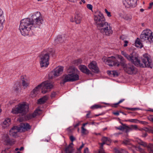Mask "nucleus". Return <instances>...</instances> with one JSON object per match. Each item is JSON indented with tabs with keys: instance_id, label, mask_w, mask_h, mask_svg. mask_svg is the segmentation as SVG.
Returning <instances> with one entry per match:
<instances>
[{
	"instance_id": "26",
	"label": "nucleus",
	"mask_w": 153,
	"mask_h": 153,
	"mask_svg": "<svg viewBox=\"0 0 153 153\" xmlns=\"http://www.w3.org/2000/svg\"><path fill=\"white\" fill-rule=\"evenodd\" d=\"M48 99V97L46 96H45L38 100V103L39 104H43L46 102Z\"/></svg>"
},
{
	"instance_id": "1",
	"label": "nucleus",
	"mask_w": 153,
	"mask_h": 153,
	"mask_svg": "<svg viewBox=\"0 0 153 153\" xmlns=\"http://www.w3.org/2000/svg\"><path fill=\"white\" fill-rule=\"evenodd\" d=\"M32 19L26 18L20 21L19 30L23 36L27 35L31 30L39 27L42 24L43 20L40 12H37L32 16Z\"/></svg>"
},
{
	"instance_id": "12",
	"label": "nucleus",
	"mask_w": 153,
	"mask_h": 153,
	"mask_svg": "<svg viewBox=\"0 0 153 153\" xmlns=\"http://www.w3.org/2000/svg\"><path fill=\"white\" fill-rule=\"evenodd\" d=\"M138 0H123V4L126 8L134 7L137 5Z\"/></svg>"
},
{
	"instance_id": "16",
	"label": "nucleus",
	"mask_w": 153,
	"mask_h": 153,
	"mask_svg": "<svg viewBox=\"0 0 153 153\" xmlns=\"http://www.w3.org/2000/svg\"><path fill=\"white\" fill-rule=\"evenodd\" d=\"M41 113V110L40 109H37L32 114H29L27 115L26 116V118L28 120L31 119L35 117L37 115L40 114Z\"/></svg>"
},
{
	"instance_id": "5",
	"label": "nucleus",
	"mask_w": 153,
	"mask_h": 153,
	"mask_svg": "<svg viewBox=\"0 0 153 153\" xmlns=\"http://www.w3.org/2000/svg\"><path fill=\"white\" fill-rule=\"evenodd\" d=\"M31 126L27 123H22L20 124L19 127L17 126L13 127L10 131V136L14 137L17 136V133L21 131H27L31 128Z\"/></svg>"
},
{
	"instance_id": "52",
	"label": "nucleus",
	"mask_w": 153,
	"mask_h": 153,
	"mask_svg": "<svg viewBox=\"0 0 153 153\" xmlns=\"http://www.w3.org/2000/svg\"><path fill=\"white\" fill-rule=\"evenodd\" d=\"M148 119L149 120L153 122V116H150L148 117Z\"/></svg>"
},
{
	"instance_id": "39",
	"label": "nucleus",
	"mask_w": 153,
	"mask_h": 153,
	"mask_svg": "<svg viewBox=\"0 0 153 153\" xmlns=\"http://www.w3.org/2000/svg\"><path fill=\"white\" fill-rule=\"evenodd\" d=\"M97 153H106L104 151L103 147H102L101 146H100V149H99L98 152Z\"/></svg>"
},
{
	"instance_id": "9",
	"label": "nucleus",
	"mask_w": 153,
	"mask_h": 153,
	"mask_svg": "<svg viewBox=\"0 0 153 153\" xmlns=\"http://www.w3.org/2000/svg\"><path fill=\"white\" fill-rule=\"evenodd\" d=\"M40 63L41 67H46L49 65V55L48 53L42 54L40 56Z\"/></svg>"
},
{
	"instance_id": "23",
	"label": "nucleus",
	"mask_w": 153,
	"mask_h": 153,
	"mask_svg": "<svg viewBox=\"0 0 153 153\" xmlns=\"http://www.w3.org/2000/svg\"><path fill=\"white\" fill-rule=\"evenodd\" d=\"M82 16L80 13H78L76 14L75 16V22L76 24H79L80 23L82 19Z\"/></svg>"
},
{
	"instance_id": "17",
	"label": "nucleus",
	"mask_w": 153,
	"mask_h": 153,
	"mask_svg": "<svg viewBox=\"0 0 153 153\" xmlns=\"http://www.w3.org/2000/svg\"><path fill=\"white\" fill-rule=\"evenodd\" d=\"M41 88V85H39L36 87L31 92L30 96L32 97H34L39 93Z\"/></svg>"
},
{
	"instance_id": "59",
	"label": "nucleus",
	"mask_w": 153,
	"mask_h": 153,
	"mask_svg": "<svg viewBox=\"0 0 153 153\" xmlns=\"http://www.w3.org/2000/svg\"><path fill=\"white\" fill-rule=\"evenodd\" d=\"M90 113H91V112L90 111H88V113L87 114L86 116L87 117V118L90 117H89V116L90 115Z\"/></svg>"
},
{
	"instance_id": "33",
	"label": "nucleus",
	"mask_w": 153,
	"mask_h": 153,
	"mask_svg": "<svg viewBox=\"0 0 153 153\" xmlns=\"http://www.w3.org/2000/svg\"><path fill=\"white\" fill-rule=\"evenodd\" d=\"M102 107L101 105H95L91 107V108L92 109H97L98 108H101Z\"/></svg>"
},
{
	"instance_id": "28",
	"label": "nucleus",
	"mask_w": 153,
	"mask_h": 153,
	"mask_svg": "<svg viewBox=\"0 0 153 153\" xmlns=\"http://www.w3.org/2000/svg\"><path fill=\"white\" fill-rule=\"evenodd\" d=\"M149 153H153V144L149 143L147 145L146 147Z\"/></svg>"
},
{
	"instance_id": "2",
	"label": "nucleus",
	"mask_w": 153,
	"mask_h": 153,
	"mask_svg": "<svg viewBox=\"0 0 153 153\" xmlns=\"http://www.w3.org/2000/svg\"><path fill=\"white\" fill-rule=\"evenodd\" d=\"M122 54L128 60L131 61L135 65L140 67H145L152 68V63L150 59V56L146 53L143 55L142 60L143 64L142 63L139 59L138 55L135 52H133L130 55H128L124 51H121Z\"/></svg>"
},
{
	"instance_id": "62",
	"label": "nucleus",
	"mask_w": 153,
	"mask_h": 153,
	"mask_svg": "<svg viewBox=\"0 0 153 153\" xmlns=\"http://www.w3.org/2000/svg\"><path fill=\"white\" fill-rule=\"evenodd\" d=\"M147 135V133H146L145 134L143 133V135H142V137H146Z\"/></svg>"
},
{
	"instance_id": "46",
	"label": "nucleus",
	"mask_w": 153,
	"mask_h": 153,
	"mask_svg": "<svg viewBox=\"0 0 153 153\" xmlns=\"http://www.w3.org/2000/svg\"><path fill=\"white\" fill-rule=\"evenodd\" d=\"M105 11L108 16L111 17V14L110 12H108L106 9H105Z\"/></svg>"
},
{
	"instance_id": "44",
	"label": "nucleus",
	"mask_w": 153,
	"mask_h": 153,
	"mask_svg": "<svg viewBox=\"0 0 153 153\" xmlns=\"http://www.w3.org/2000/svg\"><path fill=\"white\" fill-rule=\"evenodd\" d=\"M123 18L126 20H130L131 19L130 16L127 15H126L124 16L123 17Z\"/></svg>"
},
{
	"instance_id": "10",
	"label": "nucleus",
	"mask_w": 153,
	"mask_h": 153,
	"mask_svg": "<svg viewBox=\"0 0 153 153\" xmlns=\"http://www.w3.org/2000/svg\"><path fill=\"white\" fill-rule=\"evenodd\" d=\"M63 67L61 66H59L56 68L53 71H52L49 74L50 79H53L54 77H57L61 74L63 72Z\"/></svg>"
},
{
	"instance_id": "41",
	"label": "nucleus",
	"mask_w": 153,
	"mask_h": 153,
	"mask_svg": "<svg viewBox=\"0 0 153 153\" xmlns=\"http://www.w3.org/2000/svg\"><path fill=\"white\" fill-rule=\"evenodd\" d=\"M124 100H125L124 99H122L120 101H119V102H118L114 104L113 105V107H115V108L116 107L117 105H118L120 103L122 102H123Z\"/></svg>"
},
{
	"instance_id": "8",
	"label": "nucleus",
	"mask_w": 153,
	"mask_h": 153,
	"mask_svg": "<svg viewBox=\"0 0 153 153\" xmlns=\"http://www.w3.org/2000/svg\"><path fill=\"white\" fill-rule=\"evenodd\" d=\"M102 60L103 62L110 66L117 65L118 66L120 65L119 62L114 56H111L108 57L104 56L102 58Z\"/></svg>"
},
{
	"instance_id": "21",
	"label": "nucleus",
	"mask_w": 153,
	"mask_h": 153,
	"mask_svg": "<svg viewBox=\"0 0 153 153\" xmlns=\"http://www.w3.org/2000/svg\"><path fill=\"white\" fill-rule=\"evenodd\" d=\"M80 70L83 73H85L87 74H91L90 71L85 65H81L79 67Z\"/></svg>"
},
{
	"instance_id": "22",
	"label": "nucleus",
	"mask_w": 153,
	"mask_h": 153,
	"mask_svg": "<svg viewBox=\"0 0 153 153\" xmlns=\"http://www.w3.org/2000/svg\"><path fill=\"white\" fill-rule=\"evenodd\" d=\"M101 141L102 142L99 144L100 145V146H101L102 147H103V145L105 144L107 145H109L108 143L111 142V140L110 138L105 137H102L101 139Z\"/></svg>"
},
{
	"instance_id": "42",
	"label": "nucleus",
	"mask_w": 153,
	"mask_h": 153,
	"mask_svg": "<svg viewBox=\"0 0 153 153\" xmlns=\"http://www.w3.org/2000/svg\"><path fill=\"white\" fill-rule=\"evenodd\" d=\"M110 72L112 73V75H113L114 77L117 76L118 75V73L116 71H112Z\"/></svg>"
},
{
	"instance_id": "36",
	"label": "nucleus",
	"mask_w": 153,
	"mask_h": 153,
	"mask_svg": "<svg viewBox=\"0 0 153 153\" xmlns=\"http://www.w3.org/2000/svg\"><path fill=\"white\" fill-rule=\"evenodd\" d=\"M125 129H126V132L127 133L129 131L132 130V129L130 127H129L128 126H125Z\"/></svg>"
},
{
	"instance_id": "29",
	"label": "nucleus",
	"mask_w": 153,
	"mask_h": 153,
	"mask_svg": "<svg viewBox=\"0 0 153 153\" xmlns=\"http://www.w3.org/2000/svg\"><path fill=\"white\" fill-rule=\"evenodd\" d=\"M137 141L138 144L139 145L142 146L144 147H147L148 145L147 143H146L140 139H137Z\"/></svg>"
},
{
	"instance_id": "31",
	"label": "nucleus",
	"mask_w": 153,
	"mask_h": 153,
	"mask_svg": "<svg viewBox=\"0 0 153 153\" xmlns=\"http://www.w3.org/2000/svg\"><path fill=\"white\" fill-rule=\"evenodd\" d=\"M29 83L24 80H22V85L25 88H27L29 85Z\"/></svg>"
},
{
	"instance_id": "11",
	"label": "nucleus",
	"mask_w": 153,
	"mask_h": 153,
	"mask_svg": "<svg viewBox=\"0 0 153 153\" xmlns=\"http://www.w3.org/2000/svg\"><path fill=\"white\" fill-rule=\"evenodd\" d=\"M151 34H152V31L150 30L146 29L142 31L140 35V41L142 42L147 41H149Z\"/></svg>"
},
{
	"instance_id": "38",
	"label": "nucleus",
	"mask_w": 153,
	"mask_h": 153,
	"mask_svg": "<svg viewBox=\"0 0 153 153\" xmlns=\"http://www.w3.org/2000/svg\"><path fill=\"white\" fill-rule=\"evenodd\" d=\"M149 42L150 43L153 44V33L152 32V34H151L149 37Z\"/></svg>"
},
{
	"instance_id": "53",
	"label": "nucleus",
	"mask_w": 153,
	"mask_h": 153,
	"mask_svg": "<svg viewBox=\"0 0 153 153\" xmlns=\"http://www.w3.org/2000/svg\"><path fill=\"white\" fill-rule=\"evenodd\" d=\"M153 6V2L149 3V6L148 7L149 9H151Z\"/></svg>"
},
{
	"instance_id": "47",
	"label": "nucleus",
	"mask_w": 153,
	"mask_h": 153,
	"mask_svg": "<svg viewBox=\"0 0 153 153\" xmlns=\"http://www.w3.org/2000/svg\"><path fill=\"white\" fill-rule=\"evenodd\" d=\"M70 139L72 143L76 140L75 138L72 135H71L70 137Z\"/></svg>"
},
{
	"instance_id": "3",
	"label": "nucleus",
	"mask_w": 153,
	"mask_h": 153,
	"mask_svg": "<svg viewBox=\"0 0 153 153\" xmlns=\"http://www.w3.org/2000/svg\"><path fill=\"white\" fill-rule=\"evenodd\" d=\"M68 74H64L62 77L63 83L68 82H74L79 79V76L77 74V69L74 67H70L67 70Z\"/></svg>"
},
{
	"instance_id": "58",
	"label": "nucleus",
	"mask_w": 153,
	"mask_h": 153,
	"mask_svg": "<svg viewBox=\"0 0 153 153\" xmlns=\"http://www.w3.org/2000/svg\"><path fill=\"white\" fill-rule=\"evenodd\" d=\"M88 153V148H86L84 149V153Z\"/></svg>"
},
{
	"instance_id": "57",
	"label": "nucleus",
	"mask_w": 153,
	"mask_h": 153,
	"mask_svg": "<svg viewBox=\"0 0 153 153\" xmlns=\"http://www.w3.org/2000/svg\"><path fill=\"white\" fill-rule=\"evenodd\" d=\"M80 122H79V121L78 122V123H76L75 125L74 126V127L76 128V127L78 126L80 124Z\"/></svg>"
},
{
	"instance_id": "6",
	"label": "nucleus",
	"mask_w": 153,
	"mask_h": 153,
	"mask_svg": "<svg viewBox=\"0 0 153 153\" xmlns=\"http://www.w3.org/2000/svg\"><path fill=\"white\" fill-rule=\"evenodd\" d=\"M94 18L95 25L97 29L107 22L105 21L103 14L100 12H97L95 14Z\"/></svg>"
},
{
	"instance_id": "15",
	"label": "nucleus",
	"mask_w": 153,
	"mask_h": 153,
	"mask_svg": "<svg viewBox=\"0 0 153 153\" xmlns=\"http://www.w3.org/2000/svg\"><path fill=\"white\" fill-rule=\"evenodd\" d=\"M88 66L89 68L94 73H98L99 72V69L97 66V63L95 61H93L90 62Z\"/></svg>"
},
{
	"instance_id": "13",
	"label": "nucleus",
	"mask_w": 153,
	"mask_h": 153,
	"mask_svg": "<svg viewBox=\"0 0 153 153\" xmlns=\"http://www.w3.org/2000/svg\"><path fill=\"white\" fill-rule=\"evenodd\" d=\"M40 85H41V87L43 86L42 92L43 94L46 93L47 92V90L52 88L53 86L52 84L48 83L47 82H44Z\"/></svg>"
},
{
	"instance_id": "30",
	"label": "nucleus",
	"mask_w": 153,
	"mask_h": 153,
	"mask_svg": "<svg viewBox=\"0 0 153 153\" xmlns=\"http://www.w3.org/2000/svg\"><path fill=\"white\" fill-rule=\"evenodd\" d=\"M114 152L115 153H128L126 150L122 149H118L115 148L114 149Z\"/></svg>"
},
{
	"instance_id": "34",
	"label": "nucleus",
	"mask_w": 153,
	"mask_h": 153,
	"mask_svg": "<svg viewBox=\"0 0 153 153\" xmlns=\"http://www.w3.org/2000/svg\"><path fill=\"white\" fill-rule=\"evenodd\" d=\"M130 140L128 139L124 140L122 142L123 144L125 145H128L130 144Z\"/></svg>"
},
{
	"instance_id": "54",
	"label": "nucleus",
	"mask_w": 153,
	"mask_h": 153,
	"mask_svg": "<svg viewBox=\"0 0 153 153\" xmlns=\"http://www.w3.org/2000/svg\"><path fill=\"white\" fill-rule=\"evenodd\" d=\"M137 149L140 152H142L143 151V150L140 147L138 146L137 148Z\"/></svg>"
},
{
	"instance_id": "25",
	"label": "nucleus",
	"mask_w": 153,
	"mask_h": 153,
	"mask_svg": "<svg viewBox=\"0 0 153 153\" xmlns=\"http://www.w3.org/2000/svg\"><path fill=\"white\" fill-rule=\"evenodd\" d=\"M73 143H71L65 149L66 153H71L73 152Z\"/></svg>"
},
{
	"instance_id": "48",
	"label": "nucleus",
	"mask_w": 153,
	"mask_h": 153,
	"mask_svg": "<svg viewBox=\"0 0 153 153\" xmlns=\"http://www.w3.org/2000/svg\"><path fill=\"white\" fill-rule=\"evenodd\" d=\"M87 8L90 10H92L93 7L90 4H88L87 6Z\"/></svg>"
},
{
	"instance_id": "32",
	"label": "nucleus",
	"mask_w": 153,
	"mask_h": 153,
	"mask_svg": "<svg viewBox=\"0 0 153 153\" xmlns=\"http://www.w3.org/2000/svg\"><path fill=\"white\" fill-rule=\"evenodd\" d=\"M82 60L80 59H78L74 61V63L75 64L78 65L82 63Z\"/></svg>"
},
{
	"instance_id": "56",
	"label": "nucleus",
	"mask_w": 153,
	"mask_h": 153,
	"mask_svg": "<svg viewBox=\"0 0 153 153\" xmlns=\"http://www.w3.org/2000/svg\"><path fill=\"white\" fill-rule=\"evenodd\" d=\"M84 144H83V143H82L81 146H80V147L78 149V150L81 151V149L84 147Z\"/></svg>"
},
{
	"instance_id": "14",
	"label": "nucleus",
	"mask_w": 153,
	"mask_h": 153,
	"mask_svg": "<svg viewBox=\"0 0 153 153\" xmlns=\"http://www.w3.org/2000/svg\"><path fill=\"white\" fill-rule=\"evenodd\" d=\"M124 70L128 74H135L137 72L135 68L133 65L129 64L127 65Z\"/></svg>"
},
{
	"instance_id": "49",
	"label": "nucleus",
	"mask_w": 153,
	"mask_h": 153,
	"mask_svg": "<svg viewBox=\"0 0 153 153\" xmlns=\"http://www.w3.org/2000/svg\"><path fill=\"white\" fill-rule=\"evenodd\" d=\"M137 120L136 119H129L128 120V121L130 122H132V123H136L137 121Z\"/></svg>"
},
{
	"instance_id": "37",
	"label": "nucleus",
	"mask_w": 153,
	"mask_h": 153,
	"mask_svg": "<svg viewBox=\"0 0 153 153\" xmlns=\"http://www.w3.org/2000/svg\"><path fill=\"white\" fill-rule=\"evenodd\" d=\"M123 126H120L118 127H116V129L120 130H123L125 129V126H126V125L124 124H123Z\"/></svg>"
},
{
	"instance_id": "51",
	"label": "nucleus",
	"mask_w": 153,
	"mask_h": 153,
	"mask_svg": "<svg viewBox=\"0 0 153 153\" xmlns=\"http://www.w3.org/2000/svg\"><path fill=\"white\" fill-rule=\"evenodd\" d=\"M56 95V93L54 92H53L52 93L51 97V98H54Z\"/></svg>"
},
{
	"instance_id": "4",
	"label": "nucleus",
	"mask_w": 153,
	"mask_h": 153,
	"mask_svg": "<svg viewBox=\"0 0 153 153\" xmlns=\"http://www.w3.org/2000/svg\"><path fill=\"white\" fill-rule=\"evenodd\" d=\"M29 106L25 102L19 103L13 107L11 111L13 114H19L21 116L25 115L28 111Z\"/></svg>"
},
{
	"instance_id": "43",
	"label": "nucleus",
	"mask_w": 153,
	"mask_h": 153,
	"mask_svg": "<svg viewBox=\"0 0 153 153\" xmlns=\"http://www.w3.org/2000/svg\"><path fill=\"white\" fill-rule=\"evenodd\" d=\"M10 152L9 149L8 148L2 151L1 153H10Z\"/></svg>"
},
{
	"instance_id": "55",
	"label": "nucleus",
	"mask_w": 153,
	"mask_h": 153,
	"mask_svg": "<svg viewBox=\"0 0 153 153\" xmlns=\"http://www.w3.org/2000/svg\"><path fill=\"white\" fill-rule=\"evenodd\" d=\"M124 44L123 45L124 47H126L127 46V44L128 43V42L127 41L125 40L124 41Z\"/></svg>"
},
{
	"instance_id": "45",
	"label": "nucleus",
	"mask_w": 153,
	"mask_h": 153,
	"mask_svg": "<svg viewBox=\"0 0 153 153\" xmlns=\"http://www.w3.org/2000/svg\"><path fill=\"white\" fill-rule=\"evenodd\" d=\"M132 129V130L133 129H134L135 130H137L138 129L137 126V125H132L130 127Z\"/></svg>"
},
{
	"instance_id": "24",
	"label": "nucleus",
	"mask_w": 153,
	"mask_h": 153,
	"mask_svg": "<svg viewBox=\"0 0 153 153\" xmlns=\"http://www.w3.org/2000/svg\"><path fill=\"white\" fill-rule=\"evenodd\" d=\"M65 40V38L64 35L58 36L55 40V42L57 43H62Z\"/></svg>"
},
{
	"instance_id": "50",
	"label": "nucleus",
	"mask_w": 153,
	"mask_h": 153,
	"mask_svg": "<svg viewBox=\"0 0 153 153\" xmlns=\"http://www.w3.org/2000/svg\"><path fill=\"white\" fill-rule=\"evenodd\" d=\"M118 58L121 61L123 62V60H124V58L123 56H121L120 55H118Z\"/></svg>"
},
{
	"instance_id": "63",
	"label": "nucleus",
	"mask_w": 153,
	"mask_h": 153,
	"mask_svg": "<svg viewBox=\"0 0 153 153\" xmlns=\"http://www.w3.org/2000/svg\"><path fill=\"white\" fill-rule=\"evenodd\" d=\"M92 134L94 135H100V133H97L96 132H93L92 133Z\"/></svg>"
},
{
	"instance_id": "60",
	"label": "nucleus",
	"mask_w": 153,
	"mask_h": 153,
	"mask_svg": "<svg viewBox=\"0 0 153 153\" xmlns=\"http://www.w3.org/2000/svg\"><path fill=\"white\" fill-rule=\"evenodd\" d=\"M139 109L138 108H131V110L133 111H136Z\"/></svg>"
},
{
	"instance_id": "19",
	"label": "nucleus",
	"mask_w": 153,
	"mask_h": 153,
	"mask_svg": "<svg viewBox=\"0 0 153 153\" xmlns=\"http://www.w3.org/2000/svg\"><path fill=\"white\" fill-rule=\"evenodd\" d=\"M3 140L7 145H12L14 143V141L10 140L7 134L4 135L3 136Z\"/></svg>"
},
{
	"instance_id": "35",
	"label": "nucleus",
	"mask_w": 153,
	"mask_h": 153,
	"mask_svg": "<svg viewBox=\"0 0 153 153\" xmlns=\"http://www.w3.org/2000/svg\"><path fill=\"white\" fill-rule=\"evenodd\" d=\"M81 132L84 134H86L88 133L87 130L83 127H81Z\"/></svg>"
},
{
	"instance_id": "27",
	"label": "nucleus",
	"mask_w": 153,
	"mask_h": 153,
	"mask_svg": "<svg viewBox=\"0 0 153 153\" xmlns=\"http://www.w3.org/2000/svg\"><path fill=\"white\" fill-rule=\"evenodd\" d=\"M135 44V46L137 47L141 48L143 47L142 43L141 42L139 39L138 38H137L136 39Z\"/></svg>"
},
{
	"instance_id": "61",
	"label": "nucleus",
	"mask_w": 153,
	"mask_h": 153,
	"mask_svg": "<svg viewBox=\"0 0 153 153\" xmlns=\"http://www.w3.org/2000/svg\"><path fill=\"white\" fill-rule=\"evenodd\" d=\"M113 114L116 116H118L119 115V112L118 111L113 113Z\"/></svg>"
},
{
	"instance_id": "40",
	"label": "nucleus",
	"mask_w": 153,
	"mask_h": 153,
	"mask_svg": "<svg viewBox=\"0 0 153 153\" xmlns=\"http://www.w3.org/2000/svg\"><path fill=\"white\" fill-rule=\"evenodd\" d=\"M145 131L149 133H153V128H146Z\"/></svg>"
},
{
	"instance_id": "20",
	"label": "nucleus",
	"mask_w": 153,
	"mask_h": 153,
	"mask_svg": "<svg viewBox=\"0 0 153 153\" xmlns=\"http://www.w3.org/2000/svg\"><path fill=\"white\" fill-rule=\"evenodd\" d=\"M4 18L3 16V12L0 8V31L3 28V24L4 22Z\"/></svg>"
},
{
	"instance_id": "64",
	"label": "nucleus",
	"mask_w": 153,
	"mask_h": 153,
	"mask_svg": "<svg viewBox=\"0 0 153 153\" xmlns=\"http://www.w3.org/2000/svg\"><path fill=\"white\" fill-rule=\"evenodd\" d=\"M88 124V123H83V124H82V127H83L84 128V127H85V126L86 125H87V124Z\"/></svg>"
},
{
	"instance_id": "18",
	"label": "nucleus",
	"mask_w": 153,
	"mask_h": 153,
	"mask_svg": "<svg viewBox=\"0 0 153 153\" xmlns=\"http://www.w3.org/2000/svg\"><path fill=\"white\" fill-rule=\"evenodd\" d=\"M11 123V120L9 118H6L4 121L1 124V125L3 128H5L8 127Z\"/></svg>"
},
{
	"instance_id": "7",
	"label": "nucleus",
	"mask_w": 153,
	"mask_h": 153,
	"mask_svg": "<svg viewBox=\"0 0 153 153\" xmlns=\"http://www.w3.org/2000/svg\"><path fill=\"white\" fill-rule=\"evenodd\" d=\"M98 30L101 33L105 36H110L113 33L111 24L107 22Z\"/></svg>"
}]
</instances>
